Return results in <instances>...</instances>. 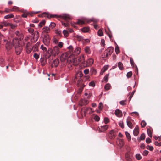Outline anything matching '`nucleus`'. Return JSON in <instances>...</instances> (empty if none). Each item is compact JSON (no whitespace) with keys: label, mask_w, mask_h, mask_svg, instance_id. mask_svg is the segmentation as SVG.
<instances>
[{"label":"nucleus","mask_w":161,"mask_h":161,"mask_svg":"<svg viewBox=\"0 0 161 161\" xmlns=\"http://www.w3.org/2000/svg\"><path fill=\"white\" fill-rule=\"evenodd\" d=\"M33 35V37L31 39V42L35 43L38 40L39 37V33L38 31H36L34 32Z\"/></svg>","instance_id":"2"},{"label":"nucleus","mask_w":161,"mask_h":161,"mask_svg":"<svg viewBox=\"0 0 161 161\" xmlns=\"http://www.w3.org/2000/svg\"><path fill=\"white\" fill-rule=\"evenodd\" d=\"M89 101L86 99H81L79 102V104L80 106H82L87 104L88 103Z\"/></svg>","instance_id":"14"},{"label":"nucleus","mask_w":161,"mask_h":161,"mask_svg":"<svg viewBox=\"0 0 161 161\" xmlns=\"http://www.w3.org/2000/svg\"><path fill=\"white\" fill-rule=\"evenodd\" d=\"M108 127V126L107 125H105L99 127L98 128V130L99 132H103L106 130Z\"/></svg>","instance_id":"12"},{"label":"nucleus","mask_w":161,"mask_h":161,"mask_svg":"<svg viewBox=\"0 0 161 161\" xmlns=\"http://www.w3.org/2000/svg\"><path fill=\"white\" fill-rule=\"evenodd\" d=\"M132 75V71H130L128 72L126 75L127 77L128 78H129Z\"/></svg>","instance_id":"50"},{"label":"nucleus","mask_w":161,"mask_h":161,"mask_svg":"<svg viewBox=\"0 0 161 161\" xmlns=\"http://www.w3.org/2000/svg\"><path fill=\"white\" fill-rule=\"evenodd\" d=\"M145 134L142 133V134L139 137V139L140 140H144L145 139Z\"/></svg>","instance_id":"51"},{"label":"nucleus","mask_w":161,"mask_h":161,"mask_svg":"<svg viewBox=\"0 0 161 161\" xmlns=\"http://www.w3.org/2000/svg\"><path fill=\"white\" fill-rule=\"evenodd\" d=\"M79 62L83 63L84 62L85 59L83 55H81L77 59Z\"/></svg>","instance_id":"23"},{"label":"nucleus","mask_w":161,"mask_h":161,"mask_svg":"<svg viewBox=\"0 0 161 161\" xmlns=\"http://www.w3.org/2000/svg\"><path fill=\"white\" fill-rule=\"evenodd\" d=\"M116 136V133L114 130H111L109 133V138L111 139H114Z\"/></svg>","instance_id":"10"},{"label":"nucleus","mask_w":161,"mask_h":161,"mask_svg":"<svg viewBox=\"0 0 161 161\" xmlns=\"http://www.w3.org/2000/svg\"><path fill=\"white\" fill-rule=\"evenodd\" d=\"M139 127L136 126L134 129L133 131V134L135 136H136L139 133Z\"/></svg>","instance_id":"24"},{"label":"nucleus","mask_w":161,"mask_h":161,"mask_svg":"<svg viewBox=\"0 0 161 161\" xmlns=\"http://www.w3.org/2000/svg\"><path fill=\"white\" fill-rule=\"evenodd\" d=\"M125 133L128 141H130L131 140V137L130 134L127 131L125 132Z\"/></svg>","instance_id":"36"},{"label":"nucleus","mask_w":161,"mask_h":161,"mask_svg":"<svg viewBox=\"0 0 161 161\" xmlns=\"http://www.w3.org/2000/svg\"><path fill=\"white\" fill-rule=\"evenodd\" d=\"M81 51V48L79 47H76L74 51V53L76 55H78L80 54Z\"/></svg>","instance_id":"28"},{"label":"nucleus","mask_w":161,"mask_h":161,"mask_svg":"<svg viewBox=\"0 0 161 161\" xmlns=\"http://www.w3.org/2000/svg\"><path fill=\"white\" fill-rule=\"evenodd\" d=\"M11 43L9 42H8L6 45V47L7 49H9L11 48Z\"/></svg>","instance_id":"55"},{"label":"nucleus","mask_w":161,"mask_h":161,"mask_svg":"<svg viewBox=\"0 0 161 161\" xmlns=\"http://www.w3.org/2000/svg\"><path fill=\"white\" fill-rule=\"evenodd\" d=\"M41 49L44 52H46L47 51V48L42 45L41 46Z\"/></svg>","instance_id":"62"},{"label":"nucleus","mask_w":161,"mask_h":161,"mask_svg":"<svg viewBox=\"0 0 161 161\" xmlns=\"http://www.w3.org/2000/svg\"><path fill=\"white\" fill-rule=\"evenodd\" d=\"M118 66L120 69L122 70L124 69L123 64L122 63L119 62L118 63Z\"/></svg>","instance_id":"40"},{"label":"nucleus","mask_w":161,"mask_h":161,"mask_svg":"<svg viewBox=\"0 0 161 161\" xmlns=\"http://www.w3.org/2000/svg\"><path fill=\"white\" fill-rule=\"evenodd\" d=\"M108 65H105L101 69L100 73V75H103V73L108 69Z\"/></svg>","instance_id":"19"},{"label":"nucleus","mask_w":161,"mask_h":161,"mask_svg":"<svg viewBox=\"0 0 161 161\" xmlns=\"http://www.w3.org/2000/svg\"><path fill=\"white\" fill-rule=\"evenodd\" d=\"M149 153V151L147 150H144L142 153V155L143 156H147Z\"/></svg>","instance_id":"59"},{"label":"nucleus","mask_w":161,"mask_h":161,"mask_svg":"<svg viewBox=\"0 0 161 161\" xmlns=\"http://www.w3.org/2000/svg\"><path fill=\"white\" fill-rule=\"evenodd\" d=\"M117 145L120 147H122L124 144V142L123 140L121 139H118L116 142Z\"/></svg>","instance_id":"17"},{"label":"nucleus","mask_w":161,"mask_h":161,"mask_svg":"<svg viewBox=\"0 0 161 161\" xmlns=\"http://www.w3.org/2000/svg\"><path fill=\"white\" fill-rule=\"evenodd\" d=\"M60 18L63 19L67 22L69 21L72 19L71 17L69 15L64 14L62 15H60Z\"/></svg>","instance_id":"9"},{"label":"nucleus","mask_w":161,"mask_h":161,"mask_svg":"<svg viewBox=\"0 0 161 161\" xmlns=\"http://www.w3.org/2000/svg\"><path fill=\"white\" fill-rule=\"evenodd\" d=\"M84 50L85 53L87 54H90L91 53V51L90 47L88 46L84 48Z\"/></svg>","instance_id":"22"},{"label":"nucleus","mask_w":161,"mask_h":161,"mask_svg":"<svg viewBox=\"0 0 161 161\" xmlns=\"http://www.w3.org/2000/svg\"><path fill=\"white\" fill-rule=\"evenodd\" d=\"M45 20H42L38 24V26L40 27H41L45 25Z\"/></svg>","instance_id":"42"},{"label":"nucleus","mask_w":161,"mask_h":161,"mask_svg":"<svg viewBox=\"0 0 161 161\" xmlns=\"http://www.w3.org/2000/svg\"><path fill=\"white\" fill-rule=\"evenodd\" d=\"M114 50V48L112 47H108L105 51V57L108 58V56H110L113 53Z\"/></svg>","instance_id":"7"},{"label":"nucleus","mask_w":161,"mask_h":161,"mask_svg":"<svg viewBox=\"0 0 161 161\" xmlns=\"http://www.w3.org/2000/svg\"><path fill=\"white\" fill-rule=\"evenodd\" d=\"M42 29L43 32L46 33H49L50 31V28L47 27H44Z\"/></svg>","instance_id":"30"},{"label":"nucleus","mask_w":161,"mask_h":161,"mask_svg":"<svg viewBox=\"0 0 161 161\" xmlns=\"http://www.w3.org/2000/svg\"><path fill=\"white\" fill-rule=\"evenodd\" d=\"M40 11H37L36 12H32L30 13H28L27 14H23L22 15V16L24 18H26L28 15H29L30 16H32V14H37L39 13Z\"/></svg>","instance_id":"20"},{"label":"nucleus","mask_w":161,"mask_h":161,"mask_svg":"<svg viewBox=\"0 0 161 161\" xmlns=\"http://www.w3.org/2000/svg\"><path fill=\"white\" fill-rule=\"evenodd\" d=\"M62 25L64 26L65 27H68L69 26V24L67 22H64L63 21L61 22Z\"/></svg>","instance_id":"57"},{"label":"nucleus","mask_w":161,"mask_h":161,"mask_svg":"<svg viewBox=\"0 0 161 161\" xmlns=\"http://www.w3.org/2000/svg\"><path fill=\"white\" fill-rule=\"evenodd\" d=\"M14 16L13 14H10L6 15L4 16V18L5 19H10L14 18Z\"/></svg>","instance_id":"39"},{"label":"nucleus","mask_w":161,"mask_h":161,"mask_svg":"<svg viewBox=\"0 0 161 161\" xmlns=\"http://www.w3.org/2000/svg\"><path fill=\"white\" fill-rule=\"evenodd\" d=\"M28 31L32 35H33L34 33V30L31 28H28Z\"/></svg>","instance_id":"41"},{"label":"nucleus","mask_w":161,"mask_h":161,"mask_svg":"<svg viewBox=\"0 0 161 161\" xmlns=\"http://www.w3.org/2000/svg\"><path fill=\"white\" fill-rule=\"evenodd\" d=\"M58 60H54L53 62V64H54L55 67H57L58 65Z\"/></svg>","instance_id":"56"},{"label":"nucleus","mask_w":161,"mask_h":161,"mask_svg":"<svg viewBox=\"0 0 161 161\" xmlns=\"http://www.w3.org/2000/svg\"><path fill=\"white\" fill-rule=\"evenodd\" d=\"M67 59V58L66 56V54H62L60 58V60L62 62L65 61Z\"/></svg>","instance_id":"26"},{"label":"nucleus","mask_w":161,"mask_h":161,"mask_svg":"<svg viewBox=\"0 0 161 161\" xmlns=\"http://www.w3.org/2000/svg\"><path fill=\"white\" fill-rule=\"evenodd\" d=\"M56 26V24L54 22H51L50 25V27L53 29Z\"/></svg>","instance_id":"63"},{"label":"nucleus","mask_w":161,"mask_h":161,"mask_svg":"<svg viewBox=\"0 0 161 161\" xmlns=\"http://www.w3.org/2000/svg\"><path fill=\"white\" fill-rule=\"evenodd\" d=\"M89 30V29L87 27H84L81 29V31L83 32H88Z\"/></svg>","instance_id":"38"},{"label":"nucleus","mask_w":161,"mask_h":161,"mask_svg":"<svg viewBox=\"0 0 161 161\" xmlns=\"http://www.w3.org/2000/svg\"><path fill=\"white\" fill-rule=\"evenodd\" d=\"M115 114L118 117H120L122 116V113L120 110L117 109L115 111Z\"/></svg>","instance_id":"21"},{"label":"nucleus","mask_w":161,"mask_h":161,"mask_svg":"<svg viewBox=\"0 0 161 161\" xmlns=\"http://www.w3.org/2000/svg\"><path fill=\"white\" fill-rule=\"evenodd\" d=\"M130 118H128L127 120V124L128 126L130 128H133V124L131 121L130 120Z\"/></svg>","instance_id":"25"},{"label":"nucleus","mask_w":161,"mask_h":161,"mask_svg":"<svg viewBox=\"0 0 161 161\" xmlns=\"http://www.w3.org/2000/svg\"><path fill=\"white\" fill-rule=\"evenodd\" d=\"M12 12L15 11L17 12L19 10V8L17 7L14 6L11 9Z\"/></svg>","instance_id":"34"},{"label":"nucleus","mask_w":161,"mask_h":161,"mask_svg":"<svg viewBox=\"0 0 161 161\" xmlns=\"http://www.w3.org/2000/svg\"><path fill=\"white\" fill-rule=\"evenodd\" d=\"M15 35L17 36V37L19 38L20 40H21L24 38L23 35L22 34L20 33L19 31H17L15 32Z\"/></svg>","instance_id":"16"},{"label":"nucleus","mask_w":161,"mask_h":161,"mask_svg":"<svg viewBox=\"0 0 161 161\" xmlns=\"http://www.w3.org/2000/svg\"><path fill=\"white\" fill-rule=\"evenodd\" d=\"M40 42H37L34 45V46L33 47L34 49H33V52H35L36 51H37L38 50V47L39 45L40 44Z\"/></svg>","instance_id":"29"},{"label":"nucleus","mask_w":161,"mask_h":161,"mask_svg":"<svg viewBox=\"0 0 161 161\" xmlns=\"http://www.w3.org/2000/svg\"><path fill=\"white\" fill-rule=\"evenodd\" d=\"M103 104L102 102H100L99 103L98 105V108L100 110H102V109L103 108Z\"/></svg>","instance_id":"58"},{"label":"nucleus","mask_w":161,"mask_h":161,"mask_svg":"<svg viewBox=\"0 0 161 161\" xmlns=\"http://www.w3.org/2000/svg\"><path fill=\"white\" fill-rule=\"evenodd\" d=\"M63 33L65 37H67L68 36L69 33L66 30H64L63 31Z\"/></svg>","instance_id":"49"},{"label":"nucleus","mask_w":161,"mask_h":161,"mask_svg":"<svg viewBox=\"0 0 161 161\" xmlns=\"http://www.w3.org/2000/svg\"><path fill=\"white\" fill-rule=\"evenodd\" d=\"M21 40H20L19 38L17 37H15L14 38L12 41L14 47H17L20 46V41Z\"/></svg>","instance_id":"8"},{"label":"nucleus","mask_w":161,"mask_h":161,"mask_svg":"<svg viewBox=\"0 0 161 161\" xmlns=\"http://www.w3.org/2000/svg\"><path fill=\"white\" fill-rule=\"evenodd\" d=\"M16 53L17 55H19L22 51V47L19 46L17 47H14Z\"/></svg>","instance_id":"18"},{"label":"nucleus","mask_w":161,"mask_h":161,"mask_svg":"<svg viewBox=\"0 0 161 161\" xmlns=\"http://www.w3.org/2000/svg\"><path fill=\"white\" fill-rule=\"evenodd\" d=\"M83 74L81 71H79L78 72L75 76V79H77V77L81 78L82 77Z\"/></svg>","instance_id":"27"},{"label":"nucleus","mask_w":161,"mask_h":161,"mask_svg":"<svg viewBox=\"0 0 161 161\" xmlns=\"http://www.w3.org/2000/svg\"><path fill=\"white\" fill-rule=\"evenodd\" d=\"M71 57L69 58L68 59V61H69L70 63L75 66H77L80 63L77 58H72L71 59Z\"/></svg>","instance_id":"6"},{"label":"nucleus","mask_w":161,"mask_h":161,"mask_svg":"<svg viewBox=\"0 0 161 161\" xmlns=\"http://www.w3.org/2000/svg\"><path fill=\"white\" fill-rule=\"evenodd\" d=\"M126 100H122L119 102V103L121 105H124L126 104Z\"/></svg>","instance_id":"43"},{"label":"nucleus","mask_w":161,"mask_h":161,"mask_svg":"<svg viewBox=\"0 0 161 161\" xmlns=\"http://www.w3.org/2000/svg\"><path fill=\"white\" fill-rule=\"evenodd\" d=\"M94 63V60L92 58L88 59L86 61V67H89L91 66Z\"/></svg>","instance_id":"15"},{"label":"nucleus","mask_w":161,"mask_h":161,"mask_svg":"<svg viewBox=\"0 0 161 161\" xmlns=\"http://www.w3.org/2000/svg\"><path fill=\"white\" fill-rule=\"evenodd\" d=\"M111 87V86L109 83L106 84L104 86V88L106 90H109Z\"/></svg>","instance_id":"33"},{"label":"nucleus","mask_w":161,"mask_h":161,"mask_svg":"<svg viewBox=\"0 0 161 161\" xmlns=\"http://www.w3.org/2000/svg\"><path fill=\"white\" fill-rule=\"evenodd\" d=\"M94 119L96 121L98 122L99 121L100 118L98 116L96 115L94 117Z\"/></svg>","instance_id":"53"},{"label":"nucleus","mask_w":161,"mask_h":161,"mask_svg":"<svg viewBox=\"0 0 161 161\" xmlns=\"http://www.w3.org/2000/svg\"><path fill=\"white\" fill-rule=\"evenodd\" d=\"M146 148L150 151H152L153 150V146L147 145L146 147Z\"/></svg>","instance_id":"46"},{"label":"nucleus","mask_w":161,"mask_h":161,"mask_svg":"<svg viewBox=\"0 0 161 161\" xmlns=\"http://www.w3.org/2000/svg\"><path fill=\"white\" fill-rule=\"evenodd\" d=\"M49 51L51 55L53 56H55L58 55L59 53L60 49L58 46H56L53 47V49H50Z\"/></svg>","instance_id":"1"},{"label":"nucleus","mask_w":161,"mask_h":161,"mask_svg":"<svg viewBox=\"0 0 161 161\" xmlns=\"http://www.w3.org/2000/svg\"><path fill=\"white\" fill-rule=\"evenodd\" d=\"M1 23L3 25V27L4 26L6 27V26H9L10 24V23H8V22H6L5 21H3V22H1Z\"/></svg>","instance_id":"35"},{"label":"nucleus","mask_w":161,"mask_h":161,"mask_svg":"<svg viewBox=\"0 0 161 161\" xmlns=\"http://www.w3.org/2000/svg\"><path fill=\"white\" fill-rule=\"evenodd\" d=\"M50 38L48 35H45L43 40L44 44L46 46H48L50 43Z\"/></svg>","instance_id":"5"},{"label":"nucleus","mask_w":161,"mask_h":161,"mask_svg":"<svg viewBox=\"0 0 161 161\" xmlns=\"http://www.w3.org/2000/svg\"><path fill=\"white\" fill-rule=\"evenodd\" d=\"M0 41H2L4 42H6V40L5 39L3 36L0 33Z\"/></svg>","instance_id":"44"},{"label":"nucleus","mask_w":161,"mask_h":161,"mask_svg":"<svg viewBox=\"0 0 161 161\" xmlns=\"http://www.w3.org/2000/svg\"><path fill=\"white\" fill-rule=\"evenodd\" d=\"M147 133L148 136L151 138L152 136V130L150 129L147 128Z\"/></svg>","instance_id":"31"},{"label":"nucleus","mask_w":161,"mask_h":161,"mask_svg":"<svg viewBox=\"0 0 161 161\" xmlns=\"http://www.w3.org/2000/svg\"><path fill=\"white\" fill-rule=\"evenodd\" d=\"M136 158L138 160H140L142 158V157L140 154H137L136 155Z\"/></svg>","instance_id":"54"},{"label":"nucleus","mask_w":161,"mask_h":161,"mask_svg":"<svg viewBox=\"0 0 161 161\" xmlns=\"http://www.w3.org/2000/svg\"><path fill=\"white\" fill-rule=\"evenodd\" d=\"M109 75V73H108L104 77L103 80L105 82H108Z\"/></svg>","instance_id":"32"},{"label":"nucleus","mask_w":161,"mask_h":161,"mask_svg":"<svg viewBox=\"0 0 161 161\" xmlns=\"http://www.w3.org/2000/svg\"><path fill=\"white\" fill-rule=\"evenodd\" d=\"M89 85L90 86L94 87L95 86V83L93 81H91L89 82Z\"/></svg>","instance_id":"64"},{"label":"nucleus","mask_w":161,"mask_h":161,"mask_svg":"<svg viewBox=\"0 0 161 161\" xmlns=\"http://www.w3.org/2000/svg\"><path fill=\"white\" fill-rule=\"evenodd\" d=\"M119 126L122 128L124 127V125L123 124V121L122 120H120L119 122Z\"/></svg>","instance_id":"45"},{"label":"nucleus","mask_w":161,"mask_h":161,"mask_svg":"<svg viewBox=\"0 0 161 161\" xmlns=\"http://www.w3.org/2000/svg\"><path fill=\"white\" fill-rule=\"evenodd\" d=\"M39 17H50V18H60V15H58L56 14H51L49 15V14L46 12H44L42 13V14L39 15Z\"/></svg>","instance_id":"3"},{"label":"nucleus","mask_w":161,"mask_h":161,"mask_svg":"<svg viewBox=\"0 0 161 161\" xmlns=\"http://www.w3.org/2000/svg\"><path fill=\"white\" fill-rule=\"evenodd\" d=\"M115 51L116 54H118L120 52L119 49L118 45L115 47Z\"/></svg>","instance_id":"47"},{"label":"nucleus","mask_w":161,"mask_h":161,"mask_svg":"<svg viewBox=\"0 0 161 161\" xmlns=\"http://www.w3.org/2000/svg\"><path fill=\"white\" fill-rule=\"evenodd\" d=\"M109 122V119L107 117H105L104 118V122L105 124L108 123Z\"/></svg>","instance_id":"61"},{"label":"nucleus","mask_w":161,"mask_h":161,"mask_svg":"<svg viewBox=\"0 0 161 161\" xmlns=\"http://www.w3.org/2000/svg\"><path fill=\"white\" fill-rule=\"evenodd\" d=\"M130 114L133 116H139V113L136 111H134L130 113Z\"/></svg>","instance_id":"37"},{"label":"nucleus","mask_w":161,"mask_h":161,"mask_svg":"<svg viewBox=\"0 0 161 161\" xmlns=\"http://www.w3.org/2000/svg\"><path fill=\"white\" fill-rule=\"evenodd\" d=\"M34 57L37 60L39 58V55L37 53H35L33 55Z\"/></svg>","instance_id":"60"},{"label":"nucleus","mask_w":161,"mask_h":161,"mask_svg":"<svg viewBox=\"0 0 161 161\" xmlns=\"http://www.w3.org/2000/svg\"><path fill=\"white\" fill-rule=\"evenodd\" d=\"M98 35L99 36H101L103 35V33L102 31L100 29L98 31Z\"/></svg>","instance_id":"52"},{"label":"nucleus","mask_w":161,"mask_h":161,"mask_svg":"<svg viewBox=\"0 0 161 161\" xmlns=\"http://www.w3.org/2000/svg\"><path fill=\"white\" fill-rule=\"evenodd\" d=\"M83 112L84 115L87 113L89 114H92L93 112L92 110V108L89 107H86L84 108L83 109Z\"/></svg>","instance_id":"11"},{"label":"nucleus","mask_w":161,"mask_h":161,"mask_svg":"<svg viewBox=\"0 0 161 161\" xmlns=\"http://www.w3.org/2000/svg\"><path fill=\"white\" fill-rule=\"evenodd\" d=\"M90 21L87 20L85 19H78V21L76 22V24L79 25H82L84 24L86 22L89 23Z\"/></svg>","instance_id":"13"},{"label":"nucleus","mask_w":161,"mask_h":161,"mask_svg":"<svg viewBox=\"0 0 161 161\" xmlns=\"http://www.w3.org/2000/svg\"><path fill=\"white\" fill-rule=\"evenodd\" d=\"M33 49L32 46H31V43L30 42H28L26 43V45L25 47L26 51L28 54H29L31 52V51Z\"/></svg>","instance_id":"4"},{"label":"nucleus","mask_w":161,"mask_h":161,"mask_svg":"<svg viewBox=\"0 0 161 161\" xmlns=\"http://www.w3.org/2000/svg\"><path fill=\"white\" fill-rule=\"evenodd\" d=\"M141 125L142 127L144 128L146 126V123L145 121L142 120L141 121Z\"/></svg>","instance_id":"48"}]
</instances>
